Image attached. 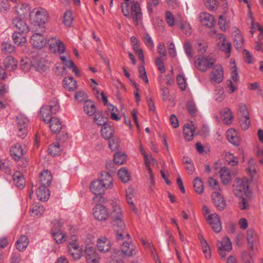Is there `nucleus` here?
I'll use <instances>...</instances> for the list:
<instances>
[{
  "label": "nucleus",
  "mask_w": 263,
  "mask_h": 263,
  "mask_svg": "<svg viewBox=\"0 0 263 263\" xmlns=\"http://www.w3.org/2000/svg\"><path fill=\"white\" fill-rule=\"evenodd\" d=\"M218 24L220 26V28L222 30H225L227 29L228 26V24L225 14L221 15L219 16L218 19Z\"/></svg>",
  "instance_id": "nucleus-62"
},
{
  "label": "nucleus",
  "mask_w": 263,
  "mask_h": 263,
  "mask_svg": "<svg viewBox=\"0 0 263 263\" xmlns=\"http://www.w3.org/2000/svg\"><path fill=\"white\" fill-rule=\"evenodd\" d=\"M144 162L146 165V167L149 171L151 164H155L156 163V160L152 157L151 154H147L144 156Z\"/></svg>",
  "instance_id": "nucleus-59"
},
{
  "label": "nucleus",
  "mask_w": 263,
  "mask_h": 263,
  "mask_svg": "<svg viewBox=\"0 0 263 263\" xmlns=\"http://www.w3.org/2000/svg\"><path fill=\"white\" fill-rule=\"evenodd\" d=\"M94 120L96 124L99 126H104L107 123V118L103 117L102 114L100 112H97L95 114Z\"/></svg>",
  "instance_id": "nucleus-49"
},
{
  "label": "nucleus",
  "mask_w": 263,
  "mask_h": 263,
  "mask_svg": "<svg viewBox=\"0 0 263 263\" xmlns=\"http://www.w3.org/2000/svg\"><path fill=\"white\" fill-rule=\"evenodd\" d=\"M47 124H49V126L52 133L56 134L59 133L62 128L61 121L56 117H53L52 119H50Z\"/></svg>",
  "instance_id": "nucleus-20"
},
{
  "label": "nucleus",
  "mask_w": 263,
  "mask_h": 263,
  "mask_svg": "<svg viewBox=\"0 0 263 263\" xmlns=\"http://www.w3.org/2000/svg\"><path fill=\"white\" fill-rule=\"evenodd\" d=\"M196 47L199 52L203 53L206 50L207 44L203 41H198L196 44Z\"/></svg>",
  "instance_id": "nucleus-64"
},
{
  "label": "nucleus",
  "mask_w": 263,
  "mask_h": 263,
  "mask_svg": "<svg viewBox=\"0 0 263 263\" xmlns=\"http://www.w3.org/2000/svg\"><path fill=\"white\" fill-rule=\"evenodd\" d=\"M250 122V116L239 117V123L242 129H247L249 127Z\"/></svg>",
  "instance_id": "nucleus-54"
},
{
  "label": "nucleus",
  "mask_w": 263,
  "mask_h": 263,
  "mask_svg": "<svg viewBox=\"0 0 263 263\" xmlns=\"http://www.w3.org/2000/svg\"><path fill=\"white\" fill-rule=\"evenodd\" d=\"M219 44L220 50L224 51L227 54V57H229L231 51V44L228 41H226L219 43Z\"/></svg>",
  "instance_id": "nucleus-56"
},
{
  "label": "nucleus",
  "mask_w": 263,
  "mask_h": 263,
  "mask_svg": "<svg viewBox=\"0 0 263 263\" xmlns=\"http://www.w3.org/2000/svg\"><path fill=\"white\" fill-rule=\"evenodd\" d=\"M59 109V103L57 100H54L49 105L43 106L40 109L41 118L45 123H47L50 119L52 118V114H57Z\"/></svg>",
  "instance_id": "nucleus-2"
},
{
  "label": "nucleus",
  "mask_w": 263,
  "mask_h": 263,
  "mask_svg": "<svg viewBox=\"0 0 263 263\" xmlns=\"http://www.w3.org/2000/svg\"><path fill=\"white\" fill-rule=\"evenodd\" d=\"M97 247L100 252L105 253L110 249V242L106 237H101L98 239Z\"/></svg>",
  "instance_id": "nucleus-27"
},
{
  "label": "nucleus",
  "mask_w": 263,
  "mask_h": 263,
  "mask_svg": "<svg viewBox=\"0 0 263 263\" xmlns=\"http://www.w3.org/2000/svg\"><path fill=\"white\" fill-rule=\"evenodd\" d=\"M212 199L214 205L218 210L222 211L225 208L226 202L219 192H214L212 195Z\"/></svg>",
  "instance_id": "nucleus-14"
},
{
  "label": "nucleus",
  "mask_w": 263,
  "mask_h": 263,
  "mask_svg": "<svg viewBox=\"0 0 263 263\" xmlns=\"http://www.w3.org/2000/svg\"><path fill=\"white\" fill-rule=\"evenodd\" d=\"M114 129L112 127L107 123L103 126L101 133L102 137L105 139H110L112 136Z\"/></svg>",
  "instance_id": "nucleus-39"
},
{
  "label": "nucleus",
  "mask_w": 263,
  "mask_h": 263,
  "mask_svg": "<svg viewBox=\"0 0 263 263\" xmlns=\"http://www.w3.org/2000/svg\"><path fill=\"white\" fill-rule=\"evenodd\" d=\"M194 187L195 192L199 194H201L203 192V185L200 178L197 177L194 179Z\"/></svg>",
  "instance_id": "nucleus-50"
},
{
  "label": "nucleus",
  "mask_w": 263,
  "mask_h": 263,
  "mask_svg": "<svg viewBox=\"0 0 263 263\" xmlns=\"http://www.w3.org/2000/svg\"><path fill=\"white\" fill-rule=\"evenodd\" d=\"M17 122V128L24 127L27 128L29 120L27 117L24 114H20L16 117Z\"/></svg>",
  "instance_id": "nucleus-44"
},
{
  "label": "nucleus",
  "mask_w": 263,
  "mask_h": 263,
  "mask_svg": "<svg viewBox=\"0 0 263 263\" xmlns=\"http://www.w3.org/2000/svg\"><path fill=\"white\" fill-rule=\"evenodd\" d=\"M10 153L15 161H18L23 156V150L20 144H16L10 148Z\"/></svg>",
  "instance_id": "nucleus-23"
},
{
  "label": "nucleus",
  "mask_w": 263,
  "mask_h": 263,
  "mask_svg": "<svg viewBox=\"0 0 263 263\" xmlns=\"http://www.w3.org/2000/svg\"><path fill=\"white\" fill-rule=\"evenodd\" d=\"M129 5L126 3L121 4V10L123 15L127 18H132L134 23L138 25L142 20V12L140 4L137 1H133Z\"/></svg>",
  "instance_id": "nucleus-1"
},
{
  "label": "nucleus",
  "mask_w": 263,
  "mask_h": 263,
  "mask_svg": "<svg viewBox=\"0 0 263 263\" xmlns=\"http://www.w3.org/2000/svg\"><path fill=\"white\" fill-rule=\"evenodd\" d=\"M112 210L110 213L112 220L122 218L123 214L119 203L117 201H113L111 203Z\"/></svg>",
  "instance_id": "nucleus-22"
},
{
  "label": "nucleus",
  "mask_w": 263,
  "mask_h": 263,
  "mask_svg": "<svg viewBox=\"0 0 263 263\" xmlns=\"http://www.w3.org/2000/svg\"><path fill=\"white\" fill-rule=\"evenodd\" d=\"M35 66L39 72L43 73L49 70V64L44 59H41L35 62Z\"/></svg>",
  "instance_id": "nucleus-31"
},
{
  "label": "nucleus",
  "mask_w": 263,
  "mask_h": 263,
  "mask_svg": "<svg viewBox=\"0 0 263 263\" xmlns=\"http://www.w3.org/2000/svg\"><path fill=\"white\" fill-rule=\"evenodd\" d=\"M106 189L105 184L99 180L92 181L90 185L91 192L96 196L103 194Z\"/></svg>",
  "instance_id": "nucleus-15"
},
{
  "label": "nucleus",
  "mask_w": 263,
  "mask_h": 263,
  "mask_svg": "<svg viewBox=\"0 0 263 263\" xmlns=\"http://www.w3.org/2000/svg\"><path fill=\"white\" fill-rule=\"evenodd\" d=\"M234 193L237 197H241L244 194L248 196L250 192L249 190V182L248 179L236 178L233 184Z\"/></svg>",
  "instance_id": "nucleus-5"
},
{
  "label": "nucleus",
  "mask_w": 263,
  "mask_h": 263,
  "mask_svg": "<svg viewBox=\"0 0 263 263\" xmlns=\"http://www.w3.org/2000/svg\"><path fill=\"white\" fill-rule=\"evenodd\" d=\"M44 206L39 203L33 204L30 212L32 216H41L44 212Z\"/></svg>",
  "instance_id": "nucleus-41"
},
{
  "label": "nucleus",
  "mask_w": 263,
  "mask_h": 263,
  "mask_svg": "<svg viewBox=\"0 0 263 263\" xmlns=\"http://www.w3.org/2000/svg\"><path fill=\"white\" fill-rule=\"evenodd\" d=\"M62 151L63 148L59 143L51 144L48 149V153L52 156L60 155Z\"/></svg>",
  "instance_id": "nucleus-36"
},
{
  "label": "nucleus",
  "mask_w": 263,
  "mask_h": 263,
  "mask_svg": "<svg viewBox=\"0 0 263 263\" xmlns=\"http://www.w3.org/2000/svg\"><path fill=\"white\" fill-rule=\"evenodd\" d=\"M215 63V60L211 55L198 56L195 61L196 67L202 72H205L213 67Z\"/></svg>",
  "instance_id": "nucleus-4"
},
{
  "label": "nucleus",
  "mask_w": 263,
  "mask_h": 263,
  "mask_svg": "<svg viewBox=\"0 0 263 263\" xmlns=\"http://www.w3.org/2000/svg\"><path fill=\"white\" fill-rule=\"evenodd\" d=\"M52 180V175L47 170L42 171L40 174V181L41 185L49 186Z\"/></svg>",
  "instance_id": "nucleus-26"
},
{
  "label": "nucleus",
  "mask_w": 263,
  "mask_h": 263,
  "mask_svg": "<svg viewBox=\"0 0 263 263\" xmlns=\"http://www.w3.org/2000/svg\"><path fill=\"white\" fill-rule=\"evenodd\" d=\"M206 220L214 232L218 233L221 231L222 229L221 223L217 214L214 213L209 215L206 218Z\"/></svg>",
  "instance_id": "nucleus-12"
},
{
  "label": "nucleus",
  "mask_w": 263,
  "mask_h": 263,
  "mask_svg": "<svg viewBox=\"0 0 263 263\" xmlns=\"http://www.w3.org/2000/svg\"><path fill=\"white\" fill-rule=\"evenodd\" d=\"M12 26L14 29V32L20 33H28L29 31V28L22 18L16 17L13 18L12 21Z\"/></svg>",
  "instance_id": "nucleus-10"
},
{
  "label": "nucleus",
  "mask_w": 263,
  "mask_h": 263,
  "mask_svg": "<svg viewBox=\"0 0 263 263\" xmlns=\"http://www.w3.org/2000/svg\"><path fill=\"white\" fill-rule=\"evenodd\" d=\"M220 113L222 121L225 124H230L232 122L233 117L230 108H225L221 111Z\"/></svg>",
  "instance_id": "nucleus-33"
},
{
  "label": "nucleus",
  "mask_w": 263,
  "mask_h": 263,
  "mask_svg": "<svg viewBox=\"0 0 263 263\" xmlns=\"http://www.w3.org/2000/svg\"><path fill=\"white\" fill-rule=\"evenodd\" d=\"M2 50L5 53H11L15 51V47L10 42H6L2 43Z\"/></svg>",
  "instance_id": "nucleus-52"
},
{
  "label": "nucleus",
  "mask_w": 263,
  "mask_h": 263,
  "mask_svg": "<svg viewBox=\"0 0 263 263\" xmlns=\"http://www.w3.org/2000/svg\"><path fill=\"white\" fill-rule=\"evenodd\" d=\"M99 180L105 184V187L106 189H111L113 186V179L108 172H102L101 175V179Z\"/></svg>",
  "instance_id": "nucleus-29"
},
{
  "label": "nucleus",
  "mask_w": 263,
  "mask_h": 263,
  "mask_svg": "<svg viewBox=\"0 0 263 263\" xmlns=\"http://www.w3.org/2000/svg\"><path fill=\"white\" fill-rule=\"evenodd\" d=\"M219 174L222 182L224 184H227L230 182L231 175L228 168L226 167H222L220 171Z\"/></svg>",
  "instance_id": "nucleus-40"
},
{
  "label": "nucleus",
  "mask_w": 263,
  "mask_h": 263,
  "mask_svg": "<svg viewBox=\"0 0 263 263\" xmlns=\"http://www.w3.org/2000/svg\"><path fill=\"white\" fill-rule=\"evenodd\" d=\"M32 45L37 48H41L45 46L46 40L41 33H35L31 37L30 41Z\"/></svg>",
  "instance_id": "nucleus-19"
},
{
  "label": "nucleus",
  "mask_w": 263,
  "mask_h": 263,
  "mask_svg": "<svg viewBox=\"0 0 263 263\" xmlns=\"http://www.w3.org/2000/svg\"><path fill=\"white\" fill-rule=\"evenodd\" d=\"M52 237L54 240L58 243H63L66 240L65 235L61 230L57 231L51 230Z\"/></svg>",
  "instance_id": "nucleus-43"
},
{
  "label": "nucleus",
  "mask_w": 263,
  "mask_h": 263,
  "mask_svg": "<svg viewBox=\"0 0 263 263\" xmlns=\"http://www.w3.org/2000/svg\"><path fill=\"white\" fill-rule=\"evenodd\" d=\"M227 138L228 141L235 145H237L239 143V138L237 132L233 128H230L227 131Z\"/></svg>",
  "instance_id": "nucleus-32"
},
{
  "label": "nucleus",
  "mask_w": 263,
  "mask_h": 263,
  "mask_svg": "<svg viewBox=\"0 0 263 263\" xmlns=\"http://www.w3.org/2000/svg\"><path fill=\"white\" fill-rule=\"evenodd\" d=\"M224 159L228 164L232 166L236 165L238 163L234 156L229 152L226 153Z\"/></svg>",
  "instance_id": "nucleus-58"
},
{
  "label": "nucleus",
  "mask_w": 263,
  "mask_h": 263,
  "mask_svg": "<svg viewBox=\"0 0 263 263\" xmlns=\"http://www.w3.org/2000/svg\"><path fill=\"white\" fill-rule=\"evenodd\" d=\"M93 215L96 219L102 221L107 218L108 212L104 205L98 204L93 208Z\"/></svg>",
  "instance_id": "nucleus-13"
},
{
  "label": "nucleus",
  "mask_w": 263,
  "mask_h": 263,
  "mask_svg": "<svg viewBox=\"0 0 263 263\" xmlns=\"http://www.w3.org/2000/svg\"><path fill=\"white\" fill-rule=\"evenodd\" d=\"M118 177L122 182L123 183L127 182L130 178V174L128 170L125 167H122L118 173Z\"/></svg>",
  "instance_id": "nucleus-42"
},
{
  "label": "nucleus",
  "mask_w": 263,
  "mask_h": 263,
  "mask_svg": "<svg viewBox=\"0 0 263 263\" xmlns=\"http://www.w3.org/2000/svg\"><path fill=\"white\" fill-rule=\"evenodd\" d=\"M76 237H77L74 235L72 236V241L69 243L68 249L71 256L74 260H78L80 259L82 256V249L80 247L79 244L74 241V240L76 239Z\"/></svg>",
  "instance_id": "nucleus-9"
},
{
  "label": "nucleus",
  "mask_w": 263,
  "mask_h": 263,
  "mask_svg": "<svg viewBox=\"0 0 263 263\" xmlns=\"http://www.w3.org/2000/svg\"><path fill=\"white\" fill-rule=\"evenodd\" d=\"M176 24L180 28L186 35H189L191 34L190 25L186 22L183 21L180 15L176 17Z\"/></svg>",
  "instance_id": "nucleus-21"
},
{
  "label": "nucleus",
  "mask_w": 263,
  "mask_h": 263,
  "mask_svg": "<svg viewBox=\"0 0 263 263\" xmlns=\"http://www.w3.org/2000/svg\"><path fill=\"white\" fill-rule=\"evenodd\" d=\"M126 156L124 153L118 152L114 156V161L117 165H122L125 162Z\"/></svg>",
  "instance_id": "nucleus-45"
},
{
  "label": "nucleus",
  "mask_w": 263,
  "mask_h": 263,
  "mask_svg": "<svg viewBox=\"0 0 263 263\" xmlns=\"http://www.w3.org/2000/svg\"><path fill=\"white\" fill-rule=\"evenodd\" d=\"M119 144L120 140L118 138H114L108 141L109 147L112 151L118 149Z\"/></svg>",
  "instance_id": "nucleus-60"
},
{
  "label": "nucleus",
  "mask_w": 263,
  "mask_h": 263,
  "mask_svg": "<svg viewBox=\"0 0 263 263\" xmlns=\"http://www.w3.org/2000/svg\"><path fill=\"white\" fill-rule=\"evenodd\" d=\"M64 87L69 91H73L77 88V82L72 77L65 78L63 80Z\"/></svg>",
  "instance_id": "nucleus-35"
},
{
  "label": "nucleus",
  "mask_w": 263,
  "mask_h": 263,
  "mask_svg": "<svg viewBox=\"0 0 263 263\" xmlns=\"http://www.w3.org/2000/svg\"><path fill=\"white\" fill-rule=\"evenodd\" d=\"M73 22V17L71 12L70 11H67L65 12L63 16V23L68 27L71 26Z\"/></svg>",
  "instance_id": "nucleus-55"
},
{
  "label": "nucleus",
  "mask_w": 263,
  "mask_h": 263,
  "mask_svg": "<svg viewBox=\"0 0 263 263\" xmlns=\"http://www.w3.org/2000/svg\"><path fill=\"white\" fill-rule=\"evenodd\" d=\"M47 187V186L41 185L36 191V195L41 201L47 200L49 197V192Z\"/></svg>",
  "instance_id": "nucleus-28"
},
{
  "label": "nucleus",
  "mask_w": 263,
  "mask_h": 263,
  "mask_svg": "<svg viewBox=\"0 0 263 263\" xmlns=\"http://www.w3.org/2000/svg\"><path fill=\"white\" fill-rule=\"evenodd\" d=\"M14 183L20 189H23L26 184L25 179L23 174L20 172H16L13 175Z\"/></svg>",
  "instance_id": "nucleus-25"
},
{
  "label": "nucleus",
  "mask_w": 263,
  "mask_h": 263,
  "mask_svg": "<svg viewBox=\"0 0 263 263\" xmlns=\"http://www.w3.org/2000/svg\"><path fill=\"white\" fill-rule=\"evenodd\" d=\"M84 251L87 263L99 262L100 257L93 247L91 246L86 247Z\"/></svg>",
  "instance_id": "nucleus-11"
},
{
  "label": "nucleus",
  "mask_w": 263,
  "mask_h": 263,
  "mask_svg": "<svg viewBox=\"0 0 263 263\" xmlns=\"http://www.w3.org/2000/svg\"><path fill=\"white\" fill-rule=\"evenodd\" d=\"M112 226L117 241L123 240L129 237V235L125 231V226L122 218L112 220Z\"/></svg>",
  "instance_id": "nucleus-6"
},
{
  "label": "nucleus",
  "mask_w": 263,
  "mask_h": 263,
  "mask_svg": "<svg viewBox=\"0 0 263 263\" xmlns=\"http://www.w3.org/2000/svg\"><path fill=\"white\" fill-rule=\"evenodd\" d=\"M183 134L186 140L191 141L195 134V129L193 125L190 126L189 124H185L183 128Z\"/></svg>",
  "instance_id": "nucleus-30"
},
{
  "label": "nucleus",
  "mask_w": 263,
  "mask_h": 263,
  "mask_svg": "<svg viewBox=\"0 0 263 263\" xmlns=\"http://www.w3.org/2000/svg\"><path fill=\"white\" fill-rule=\"evenodd\" d=\"M25 33H20L18 32H14L12 35V39L14 43L18 46H23L27 41L26 37L24 34Z\"/></svg>",
  "instance_id": "nucleus-38"
},
{
  "label": "nucleus",
  "mask_w": 263,
  "mask_h": 263,
  "mask_svg": "<svg viewBox=\"0 0 263 263\" xmlns=\"http://www.w3.org/2000/svg\"><path fill=\"white\" fill-rule=\"evenodd\" d=\"M247 238L249 245L252 249L254 243L257 240L256 234L252 230H248Z\"/></svg>",
  "instance_id": "nucleus-47"
},
{
  "label": "nucleus",
  "mask_w": 263,
  "mask_h": 263,
  "mask_svg": "<svg viewBox=\"0 0 263 263\" xmlns=\"http://www.w3.org/2000/svg\"><path fill=\"white\" fill-rule=\"evenodd\" d=\"M17 61L11 56L7 57L4 61L5 68L9 71L15 69L17 67Z\"/></svg>",
  "instance_id": "nucleus-34"
},
{
  "label": "nucleus",
  "mask_w": 263,
  "mask_h": 263,
  "mask_svg": "<svg viewBox=\"0 0 263 263\" xmlns=\"http://www.w3.org/2000/svg\"><path fill=\"white\" fill-rule=\"evenodd\" d=\"M177 82L180 89L184 90L186 87V81L184 76L182 74H179L177 77Z\"/></svg>",
  "instance_id": "nucleus-61"
},
{
  "label": "nucleus",
  "mask_w": 263,
  "mask_h": 263,
  "mask_svg": "<svg viewBox=\"0 0 263 263\" xmlns=\"http://www.w3.org/2000/svg\"><path fill=\"white\" fill-rule=\"evenodd\" d=\"M10 2L17 3L18 0H0V12H6L9 9Z\"/></svg>",
  "instance_id": "nucleus-51"
},
{
  "label": "nucleus",
  "mask_w": 263,
  "mask_h": 263,
  "mask_svg": "<svg viewBox=\"0 0 263 263\" xmlns=\"http://www.w3.org/2000/svg\"><path fill=\"white\" fill-rule=\"evenodd\" d=\"M143 41L147 47L150 50L154 49V42L148 34L146 33L143 35Z\"/></svg>",
  "instance_id": "nucleus-57"
},
{
  "label": "nucleus",
  "mask_w": 263,
  "mask_h": 263,
  "mask_svg": "<svg viewBox=\"0 0 263 263\" xmlns=\"http://www.w3.org/2000/svg\"><path fill=\"white\" fill-rule=\"evenodd\" d=\"M29 16L31 22L39 27L43 26L48 19L47 11L42 8L33 9L30 12Z\"/></svg>",
  "instance_id": "nucleus-3"
},
{
  "label": "nucleus",
  "mask_w": 263,
  "mask_h": 263,
  "mask_svg": "<svg viewBox=\"0 0 263 263\" xmlns=\"http://www.w3.org/2000/svg\"><path fill=\"white\" fill-rule=\"evenodd\" d=\"M29 243L28 238L26 235H21L17 239L15 246L19 251H24L26 250Z\"/></svg>",
  "instance_id": "nucleus-24"
},
{
  "label": "nucleus",
  "mask_w": 263,
  "mask_h": 263,
  "mask_svg": "<svg viewBox=\"0 0 263 263\" xmlns=\"http://www.w3.org/2000/svg\"><path fill=\"white\" fill-rule=\"evenodd\" d=\"M210 79L212 82L217 83L221 82L223 79L222 68L220 66H215L210 76Z\"/></svg>",
  "instance_id": "nucleus-18"
},
{
  "label": "nucleus",
  "mask_w": 263,
  "mask_h": 263,
  "mask_svg": "<svg viewBox=\"0 0 263 263\" xmlns=\"http://www.w3.org/2000/svg\"><path fill=\"white\" fill-rule=\"evenodd\" d=\"M83 108L84 111L88 116H92L96 113L95 104L91 101H86L84 102Z\"/></svg>",
  "instance_id": "nucleus-37"
},
{
  "label": "nucleus",
  "mask_w": 263,
  "mask_h": 263,
  "mask_svg": "<svg viewBox=\"0 0 263 263\" xmlns=\"http://www.w3.org/2000/svg\"><path fill=\"white\" fill-rule=\"evenodd\" d=\"M183 48L185 53L189 58H192L193 56V50L191 43L189 41H186L183 44Z\"/></svg>",
  "instance_id": "nucleus-63"
},
{
  "label": "nucleus",
  "mask_w": 263,
  "mask_h": 263,
  "mask_svg": "<svg viewBox=\"0 0 263 263\" xmlns=\"http://www.w3.org/2000/svg\"><path fill=\"white\" fill-rule=\"evenodd\" d=\"M234 42V46L236 49H238L242 47L244 43V39L239 32H237L235 34Z\"/></svg>",
  "instance_id": "nucleus-46"
},
{
  "label": "nucleus",
  "mask_w": 263,
  "mask_h": 263,
  "mask_svg": "<svg viewBox=\"0 0 263 263\" xmlns=\"http://www.w3.org/2000/svg\"><path fill=\"white\" fill-rule=\"evenodd\" d=\"M133 197V190L132 189H129L127 191H126V199L128 204L130 205L131 209H132L134 212L136 213L137 209L135 208L133 201L132 200Z\"/></svg>",
  "instance_id": "nucleus-48"
},
{
  "label": "nucleus",
  "mask_w": 263,
  "mask_h": 263,
  "mask_svg": "<svg viewBox=\"0 0 263 263\" xmlns=\"http://www.w3.org/2000/svg\"><path fill=\"white\" fill-rule=\"evenodd\" d=\"M199 20L203 25L209 28H212L214 26L215 19L214 16L209 13H201L199 15Z\"/></svg>",
  "instance_id": "nucleus-17"
},
{
  "label": "nucleus",
  "mask_w": 263,
  "mask_h": 263,
  "mask_svg": "<svg viewBox=\"0 0 263 263\" xmlns=\"http://www.w3.org/2000/svg\"><path fill=\"white\" fill-rule=\"evenodd\" d=\"M50 50L54 53L63 54L65 51L64 43L55 37H51L48 40Z\"/></svg>",
  "instance_id": "nucleus-8"
},
{
  "label": "nucleus",
  "mask_w": 263,
  "mask_h": 263,
  "mask_svg": "<svg viewBox=\"0 0 263 263\" xmlns=\"http://www.w3.org/2000/svg\"><path fill=\"white\" fill-rule=\"evenodd\" d=\"M15 4L14 9L18 17L25 16L30 11V8L26 3H22L20 0L17 3H13Z\"/></svg>",
  "instance_id": "nucleus-16"
},
{
  "label": "nucleus",
  "mask_w": 263,
  "mask_h": 263,
  "mask_svg": "<svg viewBox=\"0 0 263 263\" xmlns=\"http://www.w3.org/2000/svg\"><path fill=\"white\" fill-rule=\"evenodd\" d=\"M130 236L124 241L121 246V254L123 257H131L136 255L138 253V250L136 246L130 241H129Z\"/></svg>",
  "instance_id": "nucleus-7"
},
{
  "label": "nucleus",
  "mask_w": 263,
  "mask_h": 263,
  "mask_svg": "<svg viewBox=\"0 0 263 263\" xmlns=\"http://www.w3.org/2000/svg\"><path fill=\"white\" fill-rule=\"evenodd\" d=\"M221 246L219 247L226 250L227 252H229L232 250V244L230 239L228 237H224L220 242Z\"/></svg>",
  "instance_id": "nucleus-53"
}]
</instances>
